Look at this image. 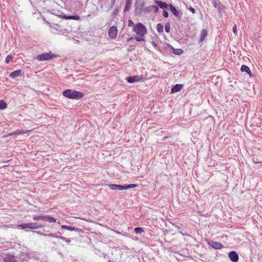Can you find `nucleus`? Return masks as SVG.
<instances>
[{
    "mask_svg": "<svg viewBox=\"0 0 262 262\" xmlns=\"http://www.w3.org/2000/svg\"><path fill=\"white\" fill-rule=\"evenodd\" d=\"M62 95L66 98L75 100H79L84 96L82 93L71 89H67L63 91Z\"/></svg>",
    "mask_w": 262,
    "mask_h": 262,
    "instance_id": "obj_1",
    "label": "nucleus"
},
{
    "mask_svg": "<svg viewBox=\"0 0 262 262\" xmlns=\"http://www.w3.org/2000/svg\"><path fill=\"white\" fill-rule=\"evenodd\" d=\"M133 30L138 35L141 37H143L147 33L146 28L143 24L140 23L134 25Z\"/></svg>",
    "mask_w": 262,
    "mask_h": 262,
    "instance_id": "obj_2",
    "label": "nucleus"
},
{
    "mask_svg": "<svg viewBox=\"0 0 262 262\" xmlns=\"http://www.w3.org/2000/svg\"><path fill=\"white\" fill-rule=\"evenodd\" d=\"M57 56L55 54H52L51 52L49 53H42L36 56L35 59L38 61H46L52 60L54 58H56Z\"/></svg>",
    "mask_w": 262,
    "mask_h": 262,
    "instance_id": "obj_3",
    "label": "nucleus"
},
{
    "mask_svg": "<svg viewBox=\"0 0 262 262\" xmlns=\"http://www.w3.org/2000/svg\"><path fill=\"white\" fill-rule=\"evenodd\" d=\"M144 6V3L142 2L141 3H136L135 5V14L136 15H141L143 12V7Z\"/></svg>",
    "mask_w": 262,
    "mask_h": 262,
    "instance_id": "obj_4",
    "label": "nucleus"
},
{
    "mask_svg": "<svg viewBox=\"0 0 262 262\" xmlns=\"http://www.w3.org/2000/svg\"><path fill=\"white\" fill-rule=\"evenodd\" d=\"M169 9L170 11L172 13V14L177 18L180 19L182 15V13L178 11L175 7H174L172 4L169 5Z\"/></svg>",
    "mask_w": 262,
    "mask_h": 262,
    "instance_id": "obj_5",
    "label": "nucleus"
},
{
    "mask_svg": "<svg viewBox=\"0 0 262 262\" xmlns=\"http://www.w3.org/2000/svg\"><path fill=\"white\" fill-rule=\"evenodd\" d=\"M143 78L142 75H136L133 76H129L126 78L127 81L129 83H134L135 82L139 81Z\"/></svg>",
    "mask_w": 262,
    "mask_h": 262,
    "instance_id": "obj_6",
    "label": "nucleus"
},
{
    "mask_svg": "<svg viewBox=\"0 0 262 262\" xmlns=\"http://www.w3.org/2000/svg\"><path fill=\"white\" fill-rule=\"evenodd\" d=\"M117 28L116 26H112L108 30V35L110 38H115L117 34Z\"/></svg>",
    "mask_w": 262,
    "mask_h": 262,
    "instance_id": "obj_7",
    "label": "nucleus"
},
{
    "mask_svg": "<svg viewBox=\"0 0 262 262\" xmlns=\"http://www.w3.org/2000/svg\"><path fill=\"white\" fill-rule=\"evenodd\" d=\"M229 258L232 262H237L239 259V257L237 253L234 251L230 252L228 254Z\"/></svg>",
    "mask_w": 262,
    "mask_h": 262,
    "instance_id": "obj_8",
    "label": "nucleus"
},
{
    "mask_svg": "<svg viewBox=\"0 0 262 262\" xmlns=\"http://www.w3.org/2000/svg\"><path fill=\"white\" fill-rule=\"evenodd\" d=\"M208 244L209 246L215 249H221L223 247L222 243L217 242L210 241Z\"/></svg>",
    "mask_w": 262,
    "mask_h": 262,
    "instance_id": "obj_9",
    "label": "nucleus"
},
{
    "mask_svg": "<svg viewBox=\"0 0 262 262\" xmlns=\"http://www.w3.org/2000/svg\"><path fill=\"white\" fill-rule=\"evenodd\" d=\"M61 229H67V230H68L69 231H76V232H78L79 233L82 232V231L81 229L77 228H75V227H72V226H67V225H62L61 226Z\"/></svg>",
    "mask_w": 262,
    "mask_h": 262,
    "instance_id": "obj_10",
    "label": "nucleus"
},
{
    "mask_svg": "<svg viewBox=\"0 0 262 262\" xmlns=\"http://www.w3.org/2000/svg\"><path fill=\"white\" fill-rule=\"evenodd\" d=\"M4 262H17V261L14 255L7 254L4 258Z\"/></svg>",
    "mask_w": 262,
    "mask_h": 262,
    "instance_id": "obj_11",
    "label": "nucleus"
},
{
    "mask_svg": "<svg viewBox=\"0 0 262 262\" xmlns=\"http://www.w3.org/2000/svg\"><path fill=\"white\" fill-rule=\"evenodd\" d=\"M154 3L161 9H167L168 7H169V5L161 1L155 0Z\"/></svg>",
    "mask_w": 262,
    "mask_h": 262,
    "instance_id": "obj_12",
    "label": "nucleus"
},
{
    "mask_svg": "<svg viewBox=\"0 0 262 262\" xmlns=\"http://www.w3.org/2000/svg\"><path fill=\"white\" fill-rule=\"evenodd\" d=\"M183 88L182 84H176L171 89V93H176L179 92Z\"/></svg>",
    "mask_w": 262,
    "mask_h": 262,
    "instance_id": "obj_13",
    "label": "nucleus"
},
{
    "mask_svg": "<svg viewBox=\"0 0 262 262\" xmlns=\"http://www.w3.org/2000/svg\"><path fill=\"white\" fill-rule=\"evenodd\" d=\"M132 4V0H126L125 6L124 8V12H128L130 10Z\"/></svg>",
    "mask_w": 262,
    "mask_h": 262,
    "instance_id": "obj_14",
    "label": "nucleus"
},
{
    "mask_svg": "<svg viewBox=\"0 0 262 262\" xmlns=\"http://www.w3.org/2000/svg\"><path fill=\"white\" fill-rule=\"evenodd\" d=\"M241 70L242 72H246L250 77L252 76V72L248 66L246 65L242 66Z\"/></svg>",
    "mask_w": 262,
    "mask_h": 262,
    "instance_id": "obj_15",
    "label": "nucleus"
},
{
    "mask_svg": "<svg viewBox=\"0 0 262 262\" xmlns=\"http://www.w3.org/2000/svg\"><path fill=\"white\" fill-rule=\"evenodd\" d=\"M21 73V70H15L12 72H11L10 74V76L12 78H15L20 76Z\"/></svg>",
    "mask_w": 262,
    "mask_h": 262,
    "instance_id": "obj_16",
    "label": "nucleus"
},
{
    "mask_svg": "<svg viewBox=\"0 0 262 262\" xmlns=\"http://www.w3.org/2000/svg\"><path fill=\"white\" fill-rule=\"evenodd\" d=\"M207 35V31L205 29H203L201 32L199 42L204 41Z\"/></svg>",
    "mask_w": 262,
    "mask_h": 262,
    "instance_id": "obj_17",
    "label": "nucleus"
},
{
    "mask_svg": "<svg viewBox=\"0 0 262 262\" xmlns=\"http://www.w3.org/2000/svg\"><path fill=\"white\" fill-rule=\"evenodd\" d=\"M30 229H37L41 228L42 225L37 223H30Z\"/></svg>",
    "mask_w": 262,
    "mask_h": 262,
    "instance_id": "obj_18",
    "label": "nucleus"
},
{
    "mask_svg": "<svg viewBox=\"0 0 262 262\" xmlns=\"http://www.w3.org/2000/svg\"><path fill=\"white\" fill-rule=\"evenodd\" d=\"M45 221H47L49 223H55L56 222V220L55 218L47 215L45 216Z\"/></svg>",
    "mask_w": 262,
    "mask_h": 262,
    "instance_id": "obj_19",
    "label": "nucleus"
},
{
    "mask_svg": "<svg viewBox=\"0 0 262 262\" xmlns=\"http://www.w3.org/2000/svg\"><path fill=\"white\" fill-rule=\"evenodd\" d=\"M171 49L173 50V53L177 55H180L183 53V50L181 49H174L172 47H171Z\"/></svg>",
    "mask_w": 262,
    "mask_h": 262,
    "instance_id": "obj_20",
    "label": "nucleus"
},
{
    "mask_svg": "<svg viewBox=\"0 0 262 262\" xmlns=\"http://www.w3.org/2000/svg\"><path fill=\"white\" fill-rule=\"evenodd\" d=\"M45 215H34L33 217V219L34 221H45Z\"/></svg>",
    "mask_w": 262,
    "mask_h": 262,
    "instance_id": "obj_21",
    "label": "nucleus"
},
{
    "mask_svg": "<svg viewBox=\"0 0 262 262\" xmlns=\"http://www.w3.org/2000/svg\"><path fill=\"white\" fill-rule=\"evenodd\" d=\"M18 227L21 228L22 229H30V223L19 224L18 225Z\"/></svg>",
    "mask_w": 262,
    "mask_h": 262,
    "instance_id": "obj_22",
    "label": "nucleus"
},
{
    "mask_svg": "<svg viewBox=\"0 0 262 262\" xmlns=\"http://www.w3.org/2000/svg\"><path fill=\"white\" fill-rule=\"evenodd\" d=\"M7 106V103L3 100H0V110H4L6 108Z\"/></svg>",
    "mask_w": 262,
    "mask_h": 262,
    "instance_id": "obj_23",
    "label": "nucleus"
},
{
    "mask_svg": "<svg viewBox=\"0 0 262 262\" xmlns=\"http://www.w3.org/2000/svg\"><path fill=\"white\" fill-rule=\"evenodd\" d=\"M66 18L67 19H74V20H79L80 19V16H79L78 15H77L67 16L66 17Z\"/></svg>",
    "mask_w": 262,
    "mask_h": 262,
    "instance_id": "obj_24",
    "label": "nucleus"
},
{
    "mask_svg": "<svg viewBox=\"0 0 262 262\" xmlns=\"http://www.w3.org/2000/svg\"><path fill=\"white\" fill-rule=\"evenodd\" d=\"M152 10V5H151V6H147V7H145V8L143 9V12H144L145 13H149V12H151Z\"/></svg>",
    "mask_w": 262,
    "mask_h": 262,
    "instance_id": "obj_25",
    "label": "nucleus"
},
{
    "mask_svg": "<svg viewBox=\"0 0 262 262\" xmlns=\"http://www.w3.org/2000/svg\"><path fill=\"white\" fill-rule=\"evenodd\" d=\"M157 30L159 33H162L163 32V26L161 23L157 24Z\"/></svg>",
    "mask_w": 262,
    "mask_h": 262,
    "instance_id": "obj_26",
    "label": "nucleus"
},
{
    "mask_svg": "<svg viewBox=\"0 0 262 262\" xmlns=\"http://www.w3.org/2000/svg\"><path fill=\"white\" fill-rule=\"evenodd\" d=\"M29 131L28 130H16L15 131H14V133H15V135H22V134H25L27 133H28Z\"/></svg>",
    "mask_w": 262,
    "mask_h": 262,
    "instance_id": "obj_27",
    "label": "nucleus"
},
{
    "mask_svg": "<svg viewBox=\"0 0 262 262\" xmlns=\"http://www.w3.org/2000/svg\"><path fill=\"white\" fill-rule=\"evenodd\" d=\"M134 231L137 234H141V233L144 232V230L143 228L140 227H136L135 228Z\"/></svg>",
    "mask_w": 262,
    "mask_h": 262,
    "instance_id": "obj_28",
    "label": "nucleus"
},
{
    "mask_svg": "<svg viewBox=\"0 0 262 262\" xmlns=\"http://www.w3.org/2000/svg\"><path fill=\"white\" fill-rule=\"evenodd\" d=\"M165 30L167 33H169L170 30V24L169 22L166 23L165 26Z\"/></svg>",
    "mask_w": 262,
    "mask_h": 262,
    "instance_id": "obj_29",
    "label": "nucleus"
},
{
    "mask_svg": "<svg viewBox=\"0 0 262 262\" xmlns=\"http://www.w3.org/2000/svg\"><path fill=\"white\" fill-rule=\"evenodd\" d=\"M137 186V185L136 184H128L127 185L125 186V189L126 190V189H129V188H134V187H136Z\"/></svg>",
    "mask_w": 262,
    "mask_h": 262,
    "instance_id": "obj_30",
    "label": "nucleus"
},
{
    "mask_svg": "<svg viewBox=\"0 0 262 262\" xmlns=\"http://www.w3.org/2000/svg\"><path fill=\"white\" fill-rule=\"evenodd\" d=\"M12 58L13 57L11 55H8L5 59V62L9 63Z\"/></svg>",
    "mask_w": 262,
    "mask_h": 262,
    "instance_id": "obj_31",
    "label": "nucleus"
},
{
    "mask_svg": "<svg viewBox=\"0 0 262 262\" xmlns=\"http://www.w3.org/2000/svg\"><path fill=\"white\" fill-rule=\"evenodd\" d=\"M53 237L61 239V237H62V236H61V233L59 232H56L55 234H53Z\"/></svg>",
    "mask_w": 262,
    "mask_h": 262,
    "instance_id": "obj_32",
    "label": "nucleus"
},
{
    "mask_svg": "<svg viewBox=\"0 0 262 262\" xmlns=\"http://www.w3.org/2000/svg\"><path fill=\"white\" fill-rule=\"evenodd\" d=\"M117 188V190H125V185H118Z\"/></svg>",
    "mask_w": 262,
    "mask_h": 262,
    "instance_id": "obj_33",
    "label": "nucleus"
},
{
    "mask_svg": "<svg viewBox=\"0 0 262 262\" xmlns=\"http://www.w3.org/2000/svg\"><path fill=\"white\" fill-rule=\"evenodd\" d=\"M118 184H110L108 186L113 190H117Z\"/></svg>",
    "mask_w": 262,
    "mask_h": 262,
    "instance_id": "obj_34",
    "label": "nucleus"
},
{
    "mask_svg": "<svg viewBox=\"0 0 262 262\" xmlns=\"http://www.w3.org/2000/svg\"><path fill=\"white\" fill-rule=\"evenodd\" d=\"M137 41H144L143 37L137 36L134 38Z\"/></svg>",
    "mask_w": 262,
    "mask_h": 262,
    "instance_id": "obj_35",
    "label": "nucleus"
},
{
    "mask_svg": "<svg viewBox=\"0 0 262 262\" xmlns=\"http://www.w3.org/2000/svg\"><path fill=\"white\" fill-rule=\"evenodd\" d=\"M61 239L64 241H66L68 244H69L71 242V238H67L65 237H61Z\"/></svg>",
    "mask_w": 262,
    "mask_h": 262,
    "instance_id": "obj_36",
    "label": "nucleus"
},
{
    "mask_svg": "<svg viewBox=\"0 0 262 262\" xmlns=\"http://www.w3.org/2000/svg\"><path fill=\"white\" fill-rule=\"evenodd\" d=\"M152 10H154L155 13L158 12L159 10L158 6H157L156 5H152Z\"/></svg>",
    "mask_w": 262,
    "mask_h": 262,
    "instance_id": "obj_37",
    "label": "nucleus"
},
{
    "mask_svg": "<svg viewBox=\"0 0 262 262\" xmlns=\"http://www.w3.org/2000/svg\"><path fill=\"white\" fill-rule=\"evenodd\" d=\"M163 15L164 17H168V12L166 10H163Z\"/></svg>",
    "mask_w": 262,
    "mask_h": 262,
    "instance_id": "obj_38",
    "label": "nucleus"
},
{
    "mask_svg": "<svg viewBox=\"0 0 262 262\" xmlns=\"http://www.w3.org/2000/svg\"><path fill=\"white\" fill-rule=\"evenodd\" d=\"M233 32L235 34H237V27L236 25H234L233 27Z\"/></svg>",
    "mask_w": 262,
    "mask_h": 262,
    "instance_id": "obj_39",
    "label": "nucleus"
},
{
    "mask_svg": "<svg viewBox=\"0 0 262 262\" xmlns=\"http://www.w3.org/2000/svg\"><path fill=\"white\" fill-rule=\"evenodd\" d=\"M135 47H136V46L134 45V46H130L129 48L128 49V51H133L135 50Z\"/></svg>",
    "mask_w": 262,
    "mask_h": 262,
    "instance_id": "obj_40",
    "label": "nucleus"
},
{
    "mask_svg": "<svg viewBox=\"0 0 262 262\" xmlns=\"http://www.w3.org/2000/svg\"><path fill=\"white\" fill-rule=\"evenodd\" d=\"M13 135H15V133H14V132H12V133H9V134H8V135H5V136H4V137H9V136H13Z\"/></svg>",
    "mask_w": 262,
    "mask_h": 262,
    "instance_id": "obj_41",
    "label": "nucleus"
},
{
    "mask_svg": "<svg viewBox=\"0 0 262 262\" xmlns=\"http://www.w3.org/2000/svg\"><path fill=\"white\" fill-rule=\"evenodd\" d=\"M53 235H54V234H52V233L45 234V235H43V236H45V237H53Z\"/></svg>",
    "mask_w": 262,
    "mask_h": 262,
    "instance_id": "obj_42",
    "label": "nucleus"
},
{
    "mask_svg": "<svg viewBox=\"0 0 262 262\" xmlns=\"http://www.w3.org/2000/svg\"><path fill=\"white\" fill-rule=\"evenodd\" d=\"M34 232H36L38 235H40L41 236H43V235H45V233H43L40 231H33Z\"/></svg>",
    "mask_w": 262,
    "mask_h": 262,
    "instance_id": "obj_43",
    "label": "nucleus"
},
{
    "mask_svg": "<svg viewBox=\"0 0 262 262\" xmlns=\"http://www.w3.org/2000/svg\"><path fill=\"white\" fill-rule=\"evenodd\" d=\"M189 10L192 13H194L195 12V10L194 9V8H192V7H190L189 8Z\"/></svg>",
    "mask_w": 262,
    "mask_h": 262,
    "instance_id": "obj_44",
    "label": "nucleus"
},
{
    "mask_svg": "<svg viewBox=\"0 0 262 262\" xmlns=\"http://www.w3.org/2000/svg\"><path fill=\"white\" fill-rule=\"evenodd\" d=\"M118 13V8H116L115 10L114 11L113 14L114 15H116Z\"/></svg>",
    "mask_w": 262,
    "mask_h": 262,
    "instance_id": "obj_45",
    "label": "nucleus"
},
{
    "mask_svg": "<svg viewBox=\"0 0 262 262\" xmlns=\"http://www.w3.org/2000/svg\"><path fill=\"white\" fill-rule=\"evenodd\" d=\"M180 233L183 235L189 236V235L186 232H183V231H182V230H180Z\"/></svg>",
    "mask_w": 262,
    "mask_h": 262,
    "instance_id": "obj_46",
    "label": "nucleus"
},
{
    "mask_svg": "<svg viewBox=\"0 0 262 262\" xmlns=\"http://www.w3.org/2000/svg\"><path fill=\"white\" fill-rule=\"evenodd\" d=\"M115 2H116V0H112V4L111 6V8H112L114 6V5H115Z\"/></svg>",
    "mask_w": 262,
    "mask_h": 262,
    "instance_id": "obj_47",
    "label": "nucleus"
},
{
    "mask_svg": "<svg viewBox=\"0 0 262 262\" xmlns=\"http://www.w3.org/2000/svg\"><path fill=\"white\" fill-rule=\"evenodd\" d=\"M253 162L255 163H262V161H258L257 159H256V160H253Z\"/></svg>",
    "mask_w": 262,
    "mask_h": 262,
    "instance_id": "obj_48",
    "label": "nucleus"
},
{
    "mask_svg": "<svg viewBox=\"0 0 262 262\" xmlns=\"http://www.w3.org/2000/svg\"><path fill=\"white\" fill-rule=\"evenodd\" d=\"M128 24H129L128 26H130L132 24H133V21L131 19H130L128 21Z\"/></svg>",
    "mask_w": 262,
    "mask_h": 262,
    "instance_id": "obj_49",
    "label": "nucleus"
},
{
    "mask_svg": "<svg viewBox=\"0 0 262 262\" xmlns=\"http://www.w3.org/2000/svg\"><path fill=\"white\" fill-rule=\"evenodd\" d=\"M135 39L134 37H131L128 38L127 39V41H130V40H133V39Z\"/></svg>",
    "mask_w": 262,
    "mask_h": 262,
    "instance_id": "obj_50",
    "label": "nucleus"
},
{
    "mask_svg": "<svg viewBox=\"0 0 262 262\" xmlns=\"http://www.w3.org/2000/svg\"><path fill=\"white\" fill-rule=\"evenodd\" d=\"M151 44L154 46V47H156L157 46V43L155 42V41H152L151 42Z\"/></svg>",
    "mask_w": 262,
    "mask_h": 262,
    "instance_id": "obj_51",
    "label": "nucleus"
},
{
    "mask_svg": "<svg viewBox=\"0 0 262 262\" xmlns=\"http://www.w3.org/2000/svg\"><path fill=\"white\" fill-rule=\"evenodd\" d=\"M176 227L177 228L178 230H180V229L181 230V228L179 227L178 225H176Z\"/></svg>",
    "mask_w": 262,
    "mask_h": 262,
    "instance_id": "obj_52",
    "label": "nucleus"
},
{
    "mask_svg": "<svg viewBox=\"0 0 262 262\" xmlns=\"http://www.w3.org/2000/svg\"><path fill=\"white\" fill-rule=\"evenodd\" d=\"M108 262H114V261H113V260H109L108 261Z\"/></svg>",
    "mask_w": 262,
    "mask_h": 262,
    "instance_id": "obj_53",
    "label": "nucleus"
},
{
    "mask_svg": "<svg viewBox=\"0 0 262 262\" xmlns=\"http://www.w3.org/2000/svg\"><path fill=\"white\" fill-rule=\"evenodd\" d=\"M116 232L117 233V234H121L120 232H118V231H116Z\"/></svg>",
    "mask_w": 262,
    "mask_h": 262,
    "instance_id": "obj_54",
    "label": "nucleus"
},
{
    "mask_svg": "<svg viewBox=\"0 0 262 262\" xmlns=\"http://www.w3.org/2000/svg\"><path fill=\"white\" fill-rule=\"evenodd\" d=\"M214 5L215 7H216V3H215V4H214Z\"/></svg>",
    "mask_w": 262,
    "mask_h": 262,
    "instance_id": "obj_55",
    "label": "nucleus"
}]
</instances>
